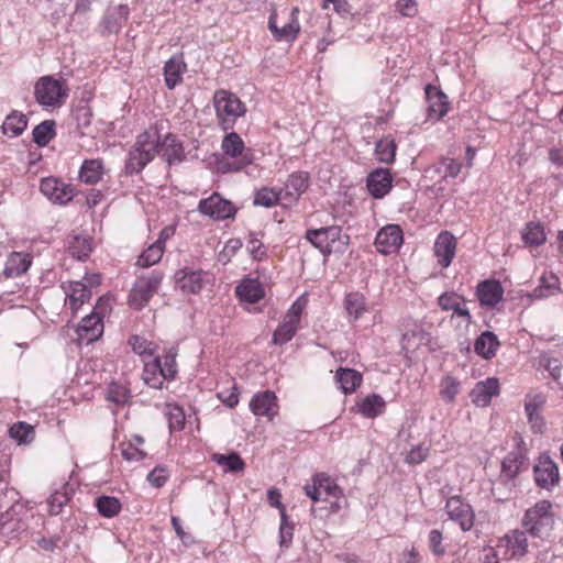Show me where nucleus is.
I'll return each mask as SVG.
<instances>
[{"label":"nucleus","instance_id":"obj_15","mask_svg":"<svg viewBox=\"0 0 563 563\" xmlns=\"http://www.w3.org/2000/svg\"><path fill=\"white\" fill-rule=\"evenodd\" d=\"M404 242V233L399 225L387 224L382 228L375 239L376 250L382 254H391L398 251Z\"/></svg>","mask_w":563,"mask_h":563},{"label":"nucleus","instance_id":"obj_46","mask_svg":"<svg viewBox=\"0 0 563 563\" xmlns=\"http://www.w3.org/2000/svg\"><path fill=\"white\" fill-rule=\"evenodd\" d=\"M69 254L77 260H85L91 252L90 239L87 236L75 235L68 244Z\"/></svg>","mask_w":563,"mask_h":563},{"label":"nucleus","instance_id":"obj_30","mask_svg":"<svg viewBox=\"0 0 563 563\" xmlns=\"http://www.w3.org/2000/svg\"><path fill=\"white\" fill-rule=\"evenodd\" d=\"M500 343L497 335L492 331H484L474 343L476 354L485 360H489L496 355Z\"/></svg>","mask_w":563,"mask_h":563},{"label":"nucleus","instance_id":"obj_45","mask_svg":"<svg viewBox=\"0 0 563 563\" xmlns=\"http://www.w3.org/2000/svg\"><path fill=\"white\" fill-rule=\"evenodd\" d=\"M98 512L104 518L115 517L121 510V503L113 496H100L96 499Z\"/></svg>","mask_w":563,"mask_h":563},{"label":"nucleus","instance_id":"obj_7","mask_svg":"<svg viewBox=\"0 0 563 563\" xmlns=\"http://www.w3.org/2000/svg\"><path fill=\"white\" fill-rule=\"evenodd\" d=\"M532 472L536 486L542 490L551 493L560 484L559 466L548 453L540 454Z\"/></svg>","mask_w":563,"mask_h":563},{"label":"nucleus","instance_id":"obj_60","mask_svg":"<svg viewBox=\"0 0 563 563\" xmlns=\"http://www.w3.org/2000/svg\"><path fill=\"white\" fill-rule=\"evenodd\" d=\"M69 500V496L66 490L60 492L57 490L54 494L51 495L48 499V511L53 516H57L62 509L63 506L66 505Z\"/></svg>","mask_w":563,"mask_h":563},{"label":"nucleus","instance_id":"obj_42","mask_svg":"<svg viewBox=\"0 0 563 563\" xmlns=\"http://www.w3.org/2000/svg\"><path fill=\"white\" fill-rule=\"evenodd\" d=\"M397 145L395 140L386 136L380 139L375 145V155L382 163L390 164L396 156Z\"/></svg>","mask_w":563,"mask_h":563},{"label":"nucleus","instance_id":"obj_16","mask_svg":"<svg viewBox=\"0 0 563 563\" xmlns=\"http://www.w3.org/2000/svg\"><path fill=\"white\" fill-rule=\"evenodd\" d=\"M78 343L90 344L97 341L103 333L102 316L91 312L81 319L77 327Z\"/></svg>","mask_w":563,"mask_h":563},{"label":"nucleus","instance_id":"obj_17","mask_svg":"<svg viewBox=\"0 0 563 563\" xmlns=\"http://www.w3.org/2000/svg\"><path fill=\"white\" fill-rule=\"evenodd\" d=\"M366 187L373 198H384L393 187V176L389 169L379 167L371 172L366 179Z\"/></svg>","mask_w":563,"mask_h":563},{"label":"nucleus","instance_id":"obj_44","mask_svg":"<svg viewBox=\"0 0 563 563\" xmlns=\"http://www.w3.org/2000/svg\"><path fill=\"white\" fill-rule=\"evenodd\" d=\"M212 461L218 465L224 466L225 472L239 473L245 468L244 461L235 452L228 455L216 453L212 455Z\"/></svg>","mask_w":563,"mask_h":563},{"label":"nucleus","instance_id":"obj_9","mask_svg":"<svg viewBox=\"0 0 563 563\" xmlns=\"http://www.w3.org/2000/svg\"><path fill=\"white\" fill-rule=\"evenodd\" d=\"M342 238L347 240L346 235L342 234V229L339 225H330L320 229H310L306 232V239L309 241L316 249L320 250V252L328 256L333 251V244L335 242H341Z\"/></svg>","mask_w":563,"mask_h":563},{"label":"nucleus","instance_id":"obj_49","mask_svg":"<svg viewBox=\"0 0 563 563\" xmlns=\"http://www.w3.org/2000/svg\"><path fill=\"white\" fill-rule=\"evenodd\" d=\"M10 437L19 444H27L34 439V429L26 422H18L9 429Z\"/></svg>","mask_w":563,"mask_h":563},{"label":"nucleus","instance_id":"obj_25","mask_svg":"<svg viewBox=\"0 0 563 563\" xmlns=\"http://www.w3.org/2000/svg\"><path fill=\"white\" fill-rule=\"evenodd\" d=\"M476 292L482 306L495 307L503 300L504 288L498 280H484L477 285Z\"/></svg>","mask_w":563,"mask_h":563},{"label":"nucleus","instance_id":"obj_36","mask_svg":"<svg viewBox=\"0 0 563 563\" xmlns=\"http://www.w3.org/2000/svg\"><path fill=\"white\" fill-rule=\"evenodd\" d=\"M103 174V163L101 159H86L79 170V178L88 185L97 184Z\"/></svg>","mask_w":563,"mask_h":563},{"label":"nucleus","instance_id":"obj_22","mask_svg":"<svg viewBox=\"0 0 563 563\" xmlns=\"http://www.w3.org/2000/svg\"><path fill=\"white\" fill-rule=\"evenodd\" d=\"M456 250V239L449 231L441 232L434 243V254L438 263L442 267H448L452 263Z\"/></svg>","mask_w":563,"mask_h":563},{"label":"nucleus","instance_id":"obj_2","mask_svg":"<svg viewBox=\"0 0 563 563\" xmlns=\"http://www.w3.org/2000/svg\"><path fill=\"white\" fill-rule=\"evenodd\" d=\"M156 152L155 132L151 129L139 134L128 153L124 166L125 174L135 175L141 173L154 159Z\"/></svg>","mask_w":563,"mask_h":563},{"label":"nucleus","instance_id":"obj_18","mask_svg":"<svg viewBox=\"0 0 563 563\" xmlns=\"http://www.w3.org/2000/svg\"><path fill=\"white\" fill-rule=\"evenodd\" d=\"M250 409L257 417H266L268 420H273L278 413L275 393L272 390L257 393L250 401Z\"/></svg>","mask_w":563,"mask_h":563},{"label":"nucleus","instance_id":"obj_55","mask_svg":"<svg viewBox=\"0 0 563 563\" xmlns=\"http://www.w3.org/2000/svg\"><path fill=\"white\" fill-rule=\"evenodd\" d=\"M167 420L170 431H180L185 427V412L184 410L178 406H172L169 407L167 413Z\"/></svg>","mask_w":563,"mask_h":563},{"label":"nucleus","instance_id":"obj_24","mask_svg":"<svg viewBox=\"0 0 563 563\" xmlns=\"http://www.w3.org/2000/svg\"><path fill=\"white\" fill-rule=\"evenodd\" d=\"M426 96L429 101L428 114L437 120L442 119L449 111L446 95L434 86L426 87Z\"/></svg>","mask_w":563,"mask_h":563},{"label":"nucleus","instance_id":"obj_47","mask_svg":"<svg viewBox=\"0 0 563 563\" xmlns=\"http://www.w3.org/2000/svg\"><path fill=\"white\" fill-rule=\"evenodd\" d=\"M164 252L165 247L154 242L139 256L136 265L143 268L155 265L162 260Z\"/></svg>","mask_w":563,"mask_h":563},{"label":"nucleus","instance_id":"obj_20","mask_svg":"<svg viewBox=\"0 0 563 563\" xmlns=\"http://www.w3.org/2000/svg\"><path fill=\"white\" fill-rule=\"evenodd\" d=\"M499 395V382L495 377H488L475 384L470 393L472 402L477 407H486L493 397Z\"/></svg>","mask_w":563,"mask_h":563},{"label":"nucleus","instance_id":"obj_12","mask_svg":"<svg viewBox=\"0 0 563 563\" xmlns=\"http://www.w3.org/2000/svg\"><path fill=\"white\" fill-rule=\"evenodd\" d=\"M198 210L212 219L224 220L235 214V207L229 200L223 199L218 194L200 200Z\"/></svg>","mask_w":563,"mask_h":563},{"label":"nucleus","instance_id":"obj_52","mask_svg":"<svg viewBox=\"0 0 563 563\" xmlns=\"http://www.w3.org/2000/svg\"><path fill=\"white\" fill-rule=\"evenodd\" d=\"M71 115L76 121L77 128H88L92 120V110L85 101H80L71 111Z\"/></svg>","mask_w":563,"mask_h":563},{"label":"nucleus","instance_id":"obj_4","mask_svg":"<svg viewBox=\"0 0 563 563\" xmlns=\"http://www.w3.org/2000/svg\"><path fill=\"white\" fill-rule=\"evenodd\" d=\"M67 85L53 76L38 78L34 86V98L44 108H59L68 97Z\"/></svg>","mask_w":563,"mask_h":563},{"label":"nucleus","instance_id":"obj_63","mask_svg":"<svg viewBox=\"0 0 563 563\" xmlns=\"http://www.w3.org/2000/svg\"><path fill=\"white\" fill-rule=\"evenodd\" d=\"M429 455V448L424 444H418L417 446L412 448L406 455L405 461L408 464H419L423 462Z\"/></svg>","mask_w":563,"mask_h":563},{"label":"nucleus","instance_id":"obj_41","mask_svg":"<svg viewBox=\"0 0 563 563\" xmlns=\"http://www.w3.org/2000/svg\"><path fill=\"white\" fill-rule=\"evenodd\" d=\"M314 483L319 485L322 499H327L328 497L340 498L343 494L341 487L324 473L316 474Z\"/></svg>","mask_w":563,"mask_h":563},{"label":"nucleus","instance_id":"obj_40","mask_svg":"<svg viewBox=\"0 0 563 563\" xmlns=\"http://www.w3.org/2000/svg\"><path fill=\"white\" fill-rule=\"evenodd\" d=\"M299 324L290 321L284 317L280 324L273 333L272 344L284 345L289 342L297 333Z\"/></svg>","mask_w":563,"mask_h":563},{"label":"nucleus","instance_id":"obj_53","mask_svg":"<svg viewBox=\"0 0 563 563\" xmlns=\"http://www.w3.org/2000/svg\"><path fill=\"white\" fill-rule=\"evenodd\" d=\"M176 356L177 352L175 349H169L164 354V362H161V369L163 378H166L167 380H173L176 377L177 374V363H176Z\"/></svg>","mask_w":563,"mask_h":563},{"label":"nucleus","instance_id":"obj_50","mask_svg":"<svg viewBox=\"0 0 563 563\" xmlns=\"http://www.w3.org/2000/svg\"><path fill=\"white\" fill-rule=\"evenodd\" d=\"M262 236L263 234L261 232H251L249 234L246 249L252 258L255 261H262L267 254L266 246L262 242Z\"/></svg>","mask_w":563,"mask_h":563},{"label":"nucleus","instance_id":"obj_35","mask_svg":"<svg viewBox=\"0 0 563 563\" xmlns=\"http://www.w3.org/2000/svg\"><path fill=\"white\" fill-rule=\"evenodd\" d=\"M335 378L344 394H351L355 391L363 380L360 372L343 367H340L336 371Z\"/></svg>","mask_w":563,"mask_h":563},{"label":"nucleus","instance_id":"obj_38","mask_svg":"<svg viewBox=\"0 0 563 563\" xmlns=\"http://www.w3.org/2000/svg\"><path fill=\"white\" fill-rule=\"evenodd\" d=\"M33 142L40 147L46 146L56 136V122L45 120L35 125L32 131Z\"/></svg>","mask_w":563,"mask_h":563},{"label":"nucleus","instance_id":"obj_26","mask_svg":"<svg viewBox=\"0 0 563 563\" xmlns=\"http://www.w3.org/2000/svg\"><path fill=\"white\" fill-rule=\"evenodd\" d=\"M63 288L67 297L66 302L73 311L78 310L91 297V290L82 282H70Z\"/></svg>","mask_w":563,"mask_h":563},{"label":"nucleus","instance_id":"obj_59","mask_svg":"<svg viewBox=\"0 0 563 563\" xmlns=\"http://www.w3.org/2000/svg\"><path fill=\"white\" fill-rule=\"evenodd\" d=\"M22 508L21 505H12L10 509L0 516V526L3 533H11L18 529L19 521H14L12 516L16 514L15 508Z\"/></svg>","mask_w":563,"mask_h":563},{"label":"nucleus","instance_id":"obj_51","mask_svg":"<svg viewBox=\"0 0 563 563\" xmlns=\"http://www.w3.org/2000/svg\"><path fill=\"white\" fill-rule=\"evenodd\" d=\"M528 536L529 532L526 529H515L511 530L509 534L506 536L508 540V544L516 550V552L520 554H525L528 551Z\"/></svg>","mask_w":563,"mask_h":563},{"label":"nucleus","instance_id":"obj_28","mask_svg":"<svg viewBox=\"0 0 563 563\" xmlns=\"http://www.w3.org/2000/svg\"><path fill=\"white\" fill-rule=\"evenodd\" d=\"M343 305L350 322L358 320L368 311L366 297L360 291H353L345 295Z\"/></svg>","mask_w":563,"mask_h":563},{"label":"nucleus","instance_id":"obj_37","mask_svg":"<svg viewBox=\"0 0 563 563\" xmlns=\"http://www.w3.org/2000/svg\"><path fill=\"white\" fill-rule=\"evenodd\" d=\"M385 407L384 398L377 394H372L358 404V411L366 418H375L384 412Z\"/></svg>","mask_w":563,"mask_h":563},{"label":"nucleus","instance_id":"obj_23","mask_svg":"<svg viewBox=\"0 0 563 563\" xmlns=\"http://www.w3.org/2000/svg\"><path fill=\"white\" fill-rule=\"evenodd\" d=\"M309 186V176L305 172H297L289 175L284 188H282L284 200L288 203L296 202Z\"/></svg>","mask_w":563,"mask_h":563},{"label":"nucleus","instance_id":"obj_39","mask_svg":"<svg viewBox=\"0 0 563 563\" xmlns=\"http://www.w3.org/2000/svg\"><path fill=\"white\" fill-rule=\"evenodd\" d=\"M166 378H163L161 369V357H155L152 362L145 363L143 369V380L152 388L159 389L163 387V383Z\"/></svg>","mask_w":563,"mask_h":563},{"label":"nucleus","instance_id":"obj_32","mask_svg":"<svg viewBox=\"0 0 563 563\" xmlns=\"http://www.w3.org/2000/svg\"><path fill=\"white\" fill-rule=\"evenodd\" d=\"M560 292V279L553 273L543 274L539 279V285L532 290L533 299H544Z\"/></svg>","mask_w":563,"mask_h":563},{"label":"nucleus","instance_id":"obj_10","mask_svg":"<svg viewBox=\"0 0 563 563\" xmlns=\"http://www.w3.org/2000/svg\"><path fill=\"white\" fill-rule=\"evenodd\" d=\"M445 511L449 518L455 521L463 531H470L473 528L475 514L471 505L465 503L461 496L448 498Z\"/></svg>","mask_w":563,"mask_h":563},{"label":"nucleus","instance_id":"obj_13","mask_svg":"<svg viewBox=\"0 0 563 563\" xmlns=\"http://www.w3.org/2000/svg\"><path fill=\"white\" fill-rule=\"evenodd\" d=\"M129 15L130 8L126 4L109 7L98 26L100 34L102 36L118 34L128 21Z\"/></svg>","mask_w":563,"mask_h":563},{"label":"nucleus","instance_id":"obj_34","mask_svg":"<svg viewBox=\"0 0 563 563\" xmlns=\"http://www.w3.org/2000/svg\"><path fill=\"white\" fill-rule=\"evenodd\" d=\"M235 291L241 300L249 303H256L264 297V289L256 279L244 280Z\"/></svg>","mask_w":563,"mask_h":563},{"label":"nucleus","instance_id":"obj_56","mask_svg":"<svg viewBox=\"0 0 563 563\" xmlns=\"http://www.w3.org/2000/svg\"><path fill=\"white\" fill-rule=\"evenodd\" d=\"M294 525L288 521L286 511L280 515V527H279V544L280 547L288 548L292 542Z\"/></svg>","mask_w":563,"mask_h":563},{"label":"nucleus","instance_id":"obj_48","mask_svg":"<svg viewBox=\"0 0 563 563\" xmlns=\"http://www.w3.org/2000/svg\"><path fill=\"white\" fill-rule=\"evenodd\" d=\"M280 200H284L282 189L276 191L275 189L271 188H262L256 192L254 203L266 208H271L277 205Z\"/></svg>","mask_w":563,"mask_h":563},{"label":"nucleus","instance_id":"obj_31","mask_svg":"<svg viewBox=\"0 0 563 563\" xmlns=\"http://www.w3.org/2000/svg\"><path fill=\"white\" fill-rule=\"evenodd\" d=\"M31 265V258L27 254L13 252L9 255L4 268L3 275L7 278H13L24 274Z\"/></svg>","mask_w":563,"mask_h":563},{"label":"nucleus","instance_id":"obj_19","mask_svg":"<svg viewBox=\"0 0 563 563\" xmlns=\"http://www.w3.org/2000/svg\"><path fill=\"white\" fill-rule=\"evenodd\" d=\"M299 10L297 7L292 8L290 13V20L287 22L283 27L277 26V14L273 12L268 18V29L272 32L273 36L277 41L286 40V41H292L297 37L300 25L298 22V14Z\"/></svg>","mask_w":563,"mask_h":563},{"label":"nucleus","instance_id":"obj_14","mask_svg":"<svg viewBox=\"0 0 563 563\" xmlns=\"http://www.w3.org/2000/svg\"><path fill=\"white\" fill-rule=\"evenodd\" d=\"M528 461L527 450L522 445H517L508 452L501 462L500 479L506 484H511L518 476L521 468Z\"/></svg>","mask_w":563,"mask_h":563},{"label":"nucleus","instance_id":"obj_58","mask_svg":"<svg viewBox=\"0 0 563 563\" xmlns=\"http://www.w3.org/2000/svg\"><path fill=\"white\" fill-rule=\"evenodd\" d=\"M462 164L450 157H444L441 159L440 165L438 167L439 173H443V177H452L455 178L461 173Z\"/></svg>","mask_w":563,"mask_h":563},{"label":"nucleus","instance_id":"obj_54","mask_svg":"<svg viewBox=\"0 0 563 563\" xmlns=\"http://www.w3.org/2000/svg\"><path fill=\"white\" fill-rule=\"evenodd\" d=\"M106 398L115 405H123L130 398V390L121 384L111 383L107 388Z\"/></svg>","mask_w":563,"mask_h":563},{"label":"nucleus","instance_id":"obj_43","mask_svg":"<svg viewBox=\"0 0 563 563\" xmlns=\"http://www.w3.org/2000/svg\"><path fill=\"white\" fill-rule=\"evenodd\" d=\"M522 240L529 245H542L547 240L543 225L540 222L527 223L522 231Z\"/></svg>","mask_w":563,"mask_h":563},{"label":"nucleus","instance_id":"obj_61","mask_svg":"<svg viewBox=\"0 0 563 563\" xmlns=\"http://www.w3.org/2000/svg\"><path fill=\"white\" fill-rule=\"evenodd\" d=\"M441 393L449 400L453 401L459 394L460 383L452 376H445L441 382Z\"/></svg>","mask_w":563,"mask_h":563},{"label":"nucleus","instance_id":"obj_29","mask_svg":"<svg viewBox=\"0 0 563 563\" xmlns=\"http://www.w3.org/2000/svg\"><path fill=\"white\" fill-rule=\"evenodd\" d=\"M462 300L463 298L453 291L444 292L438 298V305L442 310H452L453 314L463 317L470 323L472 322V316L470 310L462 305Z\"/></svg>","mask_w":563,"mask_h":563},{"label":"nucleus","instance_id":"obj_6","mask_svg":"<svg viewBox=\"0 0 563 563\" xmlns=\"http://www.w3.org/2000/svg\"><path fill=\"white\" fill-rule=\"evenodd\" d=\"M163 278V272L157 269L137 277L129 294V305L135 310L143 309L157 292Z\"/></svg>","mask_w":563,"mask_h":563},{"label":"nucleus","instance_id":"obj_5","mask_svg":"<svg viewBox=\"0 0 563 563\" xmlns=\"http://www.w3.org/2000/svg\"><path fill=\"white\" fill-rule=\"evenodd\" d=\"M213 104L222 130L233 128L235 120L246 112L245 104L232 92L218 90L213 96Z\"/></svg>","mask_w":563,"mask_h":563},{"label":"nucleus","instance_id":"obj_33","mask_svg":"<svg viewBox=\"0 0 563 563\" xmlns=\"http://www.w3.org/2000/svg\"><path fill=\"white\" fill-rule=\"evenodd\" d=\"M26 126V115L18 110H13L5 117L1 129L3 134L16 137L25 131Z\"/></svg>","mask_w":563,"mask_h":563},{"label":"nucleus","instance_id":"obj_27","mask_svg":"<svg viewBox=\"0 0 563 563\" xmlns=\"http://www.w3.org/2000/svg\"><path fill=\"white\" fill-rule=\"evenodd\" d=\"M187 66L181 55L172 56L164 66L165 84L168 89H174L183 80V74Z\"/></svg>","mask_w":563,"mask_h":563},{"label":"nucleus","instance_id":"obj_64","mask_svg":"<svg viewBox=\"0 0 563 563\" xmlns=\"http://www.w3.org/2000/svg\"><path fill=\"white\" fill-rule=\"evenodd\" d=\"M168 473L167 470L163 466H156L153 471H151L147 475L148 483L156 488L163 487L167 482Z\"/></svg>","mask_w":563,"mask_h":563},{"label":"nucleus","instance_id":"obj_11","mask_svg":"<svg viewBox=\"0 0 563 563\" xmlns=\"http://www.w3.org/2000/svg\"><path fill=\"white\" fill-rule=\"evenodd\" d=\"M41 192L53 203L66 205L73 200L75 189L71 185L55 177H46L41 180Z\"/></svg>","mask_w":563,"mask_h":563},{"label":"nucleus","instance_id":"obj_8","mask_svg":"<svg viewBox=\"0 0 563 563\" xmlns=\"http://www.w3.org/2000/svg\"><path fill=\"white\" fill-rule=\"evenodd\" d=\"M155 144H157V152L161 157L169 165L181 164L186 161V152L183 142L173 133H167L162 139L156 130Z\"/></svg>","mask_w":563,"mask_h":563},{"label":"nucleus","instance_id":"obj_1","mask_svg":"<svg viewBox=\"0 0 563 563\" xmlns=\"http://www.w3.org/2000/svg\"><path fill=\"white\" fill-rule=\"evenodd\" d=\"M520 525L529 532V537L539 540L550 538L555 526V512L550 500L542 499L526 509Z\"/></svg>","mask_w":563,"mask_h":563},{"label":"nucleus","instance_id":"obj_3","mask_svg":"<svg viewBox=\"0 0 563 563\" xmlns=\"http://www.w3.org/2000/svg\"><path fill=\"white\" fill-rule=\"evenodd\" d=\"M221 150L224 155L234 158V162L220 163L219 169L222 173L240 172L253 164L255 157L252 148L246 147L244 141L236 132L224 135L221 142Z\"/></svg>","mask_w":563,"mask_h":563},{"label":"nucleus","instance_id":"obj_21","mask_svg":"<svg viewBox=\"0 0 563 563\" xmlns=\"http://www.w3.org/2000/svg\"><path fill=\"white\" fill-rule=\"evenodd\" d=\"M202 276V271L185 267L175 273V283L185 294H198L203 287Z\"/></svg>","mask_w":563,"mask_h":563},{"label":"nucleus","instance_id":"obj_57","mask_svg":"<svg viewBox=\"0 0 563 563\" xmlns=\"http://www.w3.org/2000/svg\"><path fill=\"white\" fill-rule=\"evenodd\" d=\"M307 303H308L307 296L301 295L292 302V305L286 312L285 318L299 324L302 311L306 308Z\"/></svg>","mask_w":563,"mask_h":563},{"label":"nucleus","instance_id":"obj_62","mask_svg":"<svg viewBox=\"0 0 563 563\" xmlns=\"http://www.w3.org/2000/svg\"><path fill=\"white\" fill-rule=\"evenodd\" d=\"M129 345L139 355L153 354L152 343L140 335H132L129 339Z\"/></svg>","mask_w":563,"mask_h":563}]
</instances>
